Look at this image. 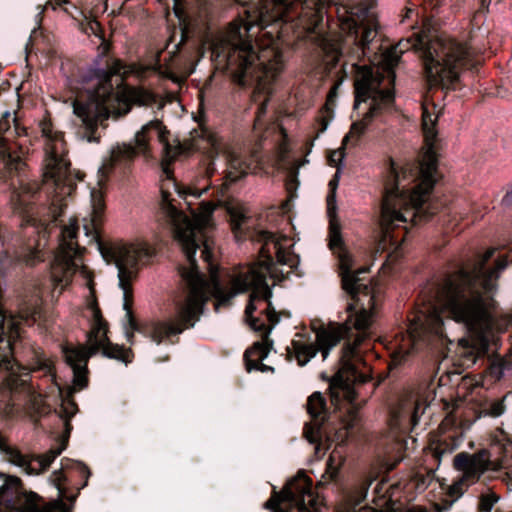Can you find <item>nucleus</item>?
Returning a JSON list of instances; mask_svg holds the SVG:
<instances>
[{
    "label": "nucleus",
    "mask_w": 512,
    "mask_h": 512,
    "mask_svg": "<svg viewBox=\"0 0 512 512\" xmlns=\"http://www.w3.org/2000/svg\"><path fill=\"white\" fill-rule=\"evenodd\" d=\"M348 407L349 406L346 402H342L340 410L345 409L346 414H345L344 418L348 419V421L345 422V429H348L349 426H352L353 425L352 421H354L358 418V411H356V418H352L349 416L348 411H347ZM357 410H359V408ZM345 433H348V430H345Z\"/></svg>",
    "instance_id": "nucleus-26"
},
{
    "label": "nucleus",
    "mask_w": 512,
    "mask_h": 512,
    "mask_svg": "<svg viewBox=\"0 0 512 512\" xmlns=\"http://www.w3.org/2000/svg\"><path fill=\"white\" fill-rule=\"evenodd\" d=\"M423 44L424 40L421 36L413 42L411 39H401L394 46L386 48V82L394 83L396 77L394 68L399 64L402 54Z\"/></svg>",
    "instance_id": "nucleus-16"
},
{
    "label": "nucleus",
    "mask_w": 512,
    "mask_h": 512,
    "mask_svg": "<svg viewBox=\"0 0 512 512\" xmlns=\"http://www.w3.org/2000/svg\"><path fill=\"white\" fill-rule=\"evenodd\" d=\"M63 208L50 207L49 218L42 220L28 207H15L23 214L25 233L37 239L15 257L7 250L0 257V367L9 372L11 390L24 385L29 372L48 377L62 398L59 415L69 434V420L78 410L71 397L88 385L89 358L101 350L128 363L131 352L109 342L83 262L85 249L76 240V221L58 225ZM65 446L63 440L43 455H26L0 435L4 458L29 475L44 472Z\"/></svg>",
    "instance_id": "nucleus-2"
},
{
    "label": "nucleus",
    "mask_w": 512,
    "mask_h": 512,
    "mask_svg": "<svg viewBox=\"0 0 512 512\" xmlns=\"http://www.w3.org/2000/svg\"><path fill=\"white\" fill-rule=\"evenodd\" d=\"M420 416V403L412 394H406L398 403L391 407L390 418L401 419L399 427L402 431H406L412 423L416 425Z\"/></svg>",
    "instance_id": "nucleus-15"
},
{
    "label": "nucleus",
    "mask_w": 512,
    "mask_h": 512,
    "mask_svg": "<svg viewBox=\"0 0 512 512\" xmlns=\"http://www.w3.org/2000/svg\"><path fill=\"white\" fill-rule=\"evenodd\" d=\"M128 111H129V107H127V108L124 110L123 114L128 113Z\"/></svg>",
    "instance_id": "nucleus-43"
},
{
    "label": "nucleus",
    "mask_w": 512,
    "mask_h": 512,
    "mask_svg": "<svg viewBox=\"0 0 512 512\" xmlns=\"http://www.w3.org/2000/svg\"><path fill=\"white\" fill-rule=\"evenodd\" d=\"M209 145L208 156L210 162L206 168V175L211 177L216 172L217 159L222 158L225 165V175L223 177L220 193L223 196L228 186L248 174L254 162L257 161L256 155L247 156L238 151L235 147L224 143L218 136L209 134L207 136Z\"/></svg>",
    "instance_id": "nucleus-11"
},
{
    "label": "nucleus",
    "mask_w": 512,
    "mask_h": 512,
    "mask_svg": "<svg viewBox=\"0 0 512 512\" xmlns=\"http://www.w3.org/2000/svg\"><path fill=\"white\" fill-rule=\"evenodd\" d=\"M180 34H181V41H180V44L184 42L185 38H186V33L184 30L181 29L180 31Z\"/></svg>",
    "instance_id": "nucleus-38"
},
{
    "label": "nucleus",
    "mask_w": 512,
    "mask_h": 512,
    "mask_svg": "<svg viewBox=\"0 0 512 512\" xmlns=\"http://www.w3.org/2000/svg\"><path fill=\"white\" fill-rule=\"evenodd\" d=\"M385 97H386V109H387L394 100V92L388 87H386Z\"/></svg>",
    "instance_id": "nucleus-31"
},
{
    "label": "nucleus",
    "mask_w": 512,
    "mask_h": 512,
    "mask_svg": "<svg viewBox=\"0 0 512 512\" xmlns=\"http://www.w3.org/2000/svg\"><path fill=\"white\" fill-rule=\"evenodd\" d=\"M319 122H320V129H319V131H318V133H317V135H316V137H315V138L319 137V135H320L321 133L325 132V131H326V129L328 128V125H329V121H328L326 118H324V117H323V118H321V119L319 120Z\"/></svg>",
    "instance_id": "nucleus-30"
},
{
    "label": "nucleus",
    "mask_w": 512,
    "mask_h": 512,
    "mask_svg": "<svg viewBox=\"0 0 512 512\" xmlns=\"http://www.w3.org/2000/svg\"><path fill=\"white\" fill-rule=\"evenodd\" d=\"M383 74L369 67H359L355 78V104L358 108L361 103L368 104V111L364 117L354 122L349 132L342 140V146L333 150L328 157L330 165L338 166L345 157V147L350 140L357 141L365 132L373 119L382 111L384 103Z\"/></svg>",
    "instance_id": "nucleus-8"
},
{
    "label": "nucleus",
    "mask_w": 512,
    "mask_h": 512,
    "mask_svg": "<svg viewBox=\"0 0 512 512\" xmlns=\"http://www.w3.org/2000/svg\"><path fill=\"white\" fill-rule=\"evenodd\" d=\"M437 116L423 106L422 127L424 133V151L418 164H389V176L386 174V243L389 241L393 251L386 257V267L401 257L400 239L389 235L390 227H399L408 220L417 222L427 219L431 213L423 209L436 183L437 174Z\"/></svg>",
    "instance_id": "nucleus-5"
},
{
    "label": "nucleus",
    "mask_w": 512,
    "mask_h": 512,
    "mask_svg": "<svg viewBox=\"0 0 512 512\" xmlns=\"http://www.w3.org/2000/svg\"><path fill=\"white\" fill-rule=\"evenodd\" d=\"M65 480L62 470L51 475L50 481L58 491V499L45 503L36 493H21L20 479L8 477L0 487V512H70L63 499L74 501L76 495L66 496Z\"/></svg>",
    "instance_id": "nucleus-9"
},
{
    "label": "nucleus",
    "mask_w": 512,
    "mask_h": 512,
    "mask_svg": "<svg viewBox=\"0 0 512 512\" xmlns=\"http://www.w3.org/2000/svg\"><path fill=\"white\" fill-rule=\"evenodd\" d=\"M382 269H384V262H382V263L380 264V267H379V270H380V271H381Z\"/></svg>",
    "instance_id": "nucleus-41"
},
{
    "label": "nucleus",
    "mask_w": 512,
    "mask_h": 512,
    "mask_svg": "<svg viewBox=\"0 0 512 512\" xmlns=\"http://www.w3.org/2000/svg\"><path fill=\"white\" fill-rule=\"evenodd\" d=\"M489 465L490 453L487 450H480L474 454L462 452L454 458V467L462 472L464 479H468L473 483L489 469Z\"/></svg>",
    "instance_id": "nucleus-14"
},
{
    "label": "nucleus",
    "mask_w": 512,
    "mask_h": 512,
    "mask_svg": "<svg viewBox=\"0 0 512 512\" xmlns=\"http://www.w3.org/2000/svg\"><path fill=\"white\" fill-rule=\"evenodd\" d=\"M504 202H510L512 201V190L507 192L506 195L503 198Z\"/></svg>",
    "instance_id": "nucleus-36"
},
{
    "label": "nucleus",
    "mask_w": 512,
    "mask_h": 512,
    "mask_svg": "<svg viewBox=\"0 0 512 512\" xmlns=\"http://www.w3.org/2000/svg\"><path fill=\"white\" fill-rule=\"evenodd\" d=\"M406 512H427V509L421 506H414L408 509Z\"/></svg>",
    "instance_id": "nucleus-34"
},
{
    "label": "nucleus",
    "mask_w": 512,
    "mask_h": 512,
    "mask_svg": "<svg viewBox=\"0 0 512 512\" xmlns=\"http://www.w3.org/2000/svg\"><path fill=\"white\" fill-rule=\"evenodd\" d=\"M307 411L312 418V422L305 428V436L310 443H318L326 434L324 426L327 411L324 397L321 393H313L307 401Z\"/></svg>",
    "instance_id": "nucleus-13"
},
{
    "label": "nucleus",
    "mask_w": 512,
    "mask_h": 512,
    "mask_svg": "<svg viewBox=\"0 0 512 512\" xmlns=\"http://www.w3.org/2000/svg\"><path fill=\"white\" fill-rule=\"evenodd\" d=\"M399 461H400V459H398L396 462H394V463H392V464H389V463L386 461V468H385L386 473H387L388 471L392 470V469L396 466L397 462H399Z\"/></svg>",
    "instance_id": "nucleus-35"
},
{
    "label": "nucleus",
    "mask_w": 512,
    "mask_h": 512,
    "mask_svg": "<svg viewBox=\"0 0 512 512\" xmlns=\"http://www.w3.org/2000/svg\"><path fill=\"white\" fill-rule=\"evenodd\" d=\"M7 123V119L0 121V156L13 161L15 159V148L18 144L12 142V138L20 136L24 133L25 129L20 128L15 119H13V126L6 127Z\"/></svg>",
    "instance_id": "nucleus-17"
},
{
    "label": "nucleus",
    "mask_w": 512,
    "mask_h": 512,
    "mask_svg": "<svg viewBox=\"0 0 512 512\" xmlns=\"http://www.w3.org/2000/svg\"><path fill=\"white\" fill-rule=\"evenodd\" d=\"M386 512H402V504L394 502L390 497L386 499Z\"/></svg>",
    "instance_id": "nucleus-27"
},
{
    "label": "nucleus",
    "mask_w": 512,
    "mask_h": 512,
    "mask_svg": "<svg viewBox=\"0 0 512 512\" xmlns=\"http://www.w3.org/2000/svg\"><path fill=\"white\" fill-rule=\"evenodd\" d=\"M490 0H482V5L488 4Z\"/></svg>",
    "instance_id": "nucleus-40"
},
{
    "label": "nucleus",
    "mask_w": 512,
    "mask_h": 512,
    "mask_svg": "<svg viewBox=\"0 0 512 512\" xmlns=\"http://www.w3.org/2000/svg\"><path fill=\"white\" fill-rule=\"evenodd\" d=\"M361 497H366V492H361Z\"/></svg>",
    "instance_id": "nucleus-42"
},
{
    "label": "nucleus",
    "mask_w": 512,
    "mask_h": 512,
    "mask_svg": "<svg viewBox=\"0 0 512 512\" xmlns=\"http://www.w3.org/2000/svg\"><path fill=\"white\" fill-rule=\"evenodd\" d=\"M339 169L329 181V193L326 198L327 214L329 217V247L331 250H338L339 267L341 271L343 289L350 295L351 302L348 303L349 313L346 321L342 324L331 323L327 327L322 324L312 323L315 332V341H310L302 334H297L298 339L291 342L288 348L289 354H293L300 366H304L313 358L317 352H321L325 360L330 350L342 339L349 338L352 329L358 331L368 328L371 322V314L368 308L374 306L373 289L360 277L367 272V268H361L352 273V256L343 248L341 236V225L337 218L336 190L339 185Z\"/></svg>",
    "instance_id": "nucleus-4"
},
{
    "label": "nucleus",
    "mask_w": 512,
    "mask_h": 512,
    "mask_svg": "<svg viewBox=\"0 0 512 512\" xmlns=\"http://www.w3.org/2000/svg\"><path fill=\"white\" fill-rule=\"evenodd\" d=\"M383 217H384V198L381 200V203H380V220H379V230H380V235H379V243H378V246H377V249H376V252H382L384 247L382 246V240L384 238V223H383Z\"/></svg>",
    "instance_id": "nucleus-23"
},
{
    "label": "nucleus",
    "mask_w": 512,
    "mask_h": 512,
    "mask_svg": "<svg viewBox=\"0 0 512 512\" xmlns=\"http://www.w3.org/2000/svg\"><path fill=\"white\" fill-rule=\"evenodd\" d=\"M498 500L499 497L492 491L481 494L479 498L478 511L490 512Z\"/></svg>",
    "instance_id": "nucleus-20"
},
{
    "label": "nucleus",
    "mask_w": 512,
    "mask_h": 512,
    "mask_svg": "<svg viewBox=\"0 0 512 512\" xmlns=\"http://www.w3.org/2000/svg\"><path fill=\"white\" fill-rule=\"evenodd\" d=\"M299 166L300 164L298 163V161H295L294 163H292L291 167H289V178L291 182L296 181Z\"/></svg>",
    "instance_id": "nucleus-29"
},
{
    "label": "nucleus",
    "mask_w": 512,
    "mask_h": 512,
    "mask_svg": "<svg viewBox=\"0 0 512 512\" xmlns=\"http://www.w3.org/2000/svg\"><path fill=\"white\" fill-rule=\"evenodd\" d=\"M14 236L0 223V243L1 245L8 246L12 242Z\"/></svg>",
    "instance_id": "nucleus-24"
},
{
    "label": "nucleus",
    "mask_w": 512,
    "mask_h": 512,
    "mask_svg": "<svg viewBox=\"0 0 512 512\" xmlns=\"http://www.w3.org/2000/svg\"><path fill=\"white\" fill-rule=\"evenodd\" d=\"M452 503H453V501H451V502H447V503H445L444 505H441V504L435 503V504H434V509H435L437 512H443V511L449 510V509H450V507L452 506Z\"/></svg>",
    "instance_id": "nucleus-32"
},
{
    "label": "nucleus",
    "mask_w": 512,
    "mask_h": 512,
    "mask_svg": "<svg viewBox=\"0 0 512 512\" xmlns=\"http://www.w3.org/2000/svg\"><path fill=\"white\" fill-rule=\"evenodd\" d=\"M131 100L143 106L157 105L158 109L163 107V103L153 93L146 90H134L131 93Z\"/></svg>",
    "instance_id": "nucleus-18"
},
{
    "label": "nucleus",
    "mask_w": 512,
    "mask_h": 512,
    "mask_svg": "<svg viewBox=\"0 0 512 512\" xmlns=\"http://www.w3.org/2000/svg\"><path fill=\"white\" fill-rule=\"evenodd\" d=\"M343 462L342 454L339 450L335 449L331 453L329 460L327 462V469L322 478L324 481H332L336 478L339 466Z\"/></svg>",
    "instance_id": "nucleus-19"
},
{
    "label": "nucleus",
    "mask_w": 512,
    "mask_h": 512,
    "mask_svg": "<svg viewBox=\"0 0 512 512\" xmlns=\"http://www.w3.org/2000/svg\"><path fill=\"white\" fill-rule=\"evenodd\" d=\"M422 50L425 77L430 88H452L463 69L478 64L470 48L448 37L430 40Z\"/></svg>",
    "instance_id": "nucleus-7"
},
{
    "label": "nucleus",
    "mask_w": 512,
    "mask_h": 512,
    "mask_svg": "<svg viewBox=\"0 0 512 512\" xmlns=\"http://www.w3.org/2000/svg\"><path fill=\"white\" fill-rule=\"evenodd\" d=\"M312 484V480L300 472L281 492H274L265 507L273 512H318L321 500Z\"/></svg>",
    "instance_id": "nucleus-12"
},
{
    "label": "nucleus",
    "mask_w": 512,
    "mask_h": 512,
    "mask_svg": "<svg viewBox=\"0 0 512 512\" xmlns=\"http://www.w3.org/2000/svg\"><path fill=\"white\" fill-rule=\"evenodd\" d=\"M372 35V31L371 30H366L364 33H363V36H362V39H361V42L363 44V46H365L366 44H368V42L370 41V37Z\"/></svg>",
    "instance_id": "nucleus-33"
},
{
    "label": "nucleus",
    "mask_w": 512,
    "mask_h": 512,
    "mask_svg": "<svg viewBox=\"0 0 512 512\" xmlns=\"http://www.w3.org/2000/svg\"><path fill=\"white\" fill-rule=\"evenodd\" d=\"M68 0H50L49 5L52 6L53 9L63 8L65 12H69L68 8L65 7L68 4Z\"/></svg>",
    "instance_id": "nucleus-28"
},
{
    "label": "nucleus",
    "mask_w": 512,
    "mask_h": 512,
    "mask_svg": "<svg viewBox=\"0 0 512 512\" xmlns=\"http://www.w3.org/2000/svg\"><path fill=\"white\" fill-rule=\"evenodd\" d=\"M121 65L116 63L110 71L103 69L94 72L84 86V91L74 101L73 109L81 121L78 135L87 142L98 143L101 138L99 128H104V122L115 110L119 101L111 83V75L120 72Z\"/></svg>",
    "instance_id": "nucleus-6"
},
{
    "label": "nucleus",
    "mask_w": 512,
    "mask_h": 512,
    "mask_svg": "<svg viewBox=\"0 0 512 512\" xmlns=\"http://www.w3.org/2000/svg\"><path fill=\"white\" fill-rule=\"evenodd\" d=\"M80 467H78L80 469L81 472H84V473H88V470H87V467H85L84 465H81L79 464Z\"/></svg>",
    "instance_id": "nucleus-39"
},
{
    "label": "nucleus",
    "mask_w": 512,
    "mask_h": 512,
    "mask_svg": "<svg viewBox=\"0 0 512 512\" xmlns=\"http://www.w3.org/2000/svg\"><path fill=\"white\" fill-rule=\"evenodd\" d=\"M167 134L162 122L154 119L136 132L134 144L123 142L113 145L97 171V187H93L90 193L91 219L89 224H84V230L96 243L102 258L118 269L126 312L125 334H180L199 320L210 297L223 304L238 293L250 291L246 319L253 330L268 336L279 317L272 308V292L266 278L269 276L275 282L282 281L297 269L300 259L292 251V240L265 230L249 231L250 216L244 204L237 200L198 201L206 188L180 189L176 184L173 186L180 200L162 187L160 207L188 263L180 268L186 286L184 297L177 302L175 319L171 323L153 322L140 326L134 319L131 280L137 265L148 260L151 251L143 244H106L100 240L99 227L105 207L103 189L110 175H124L138 154L149 156L154 139L162 146L164 160L172 161L177 149L170 146Z\"/></svg>",
    "instance_id": "nucleus-1"
},
{
    "label": "nucleus",
    "mask_w": 512,
    "mask_h": 512,
    "mask_svg": "<svg viewBox=\"0 0 512 512\" xmlns=\"http://www.w3.org/2000/svg\"><path fill=\"white\" fill-rule=\"evenodd\" d=\"M90 27H91V30L92 31H95L98 27H99V23L97 21H93L91 24H90Z\"/></svg>",
    "instance_id": "nucleus-37"
},
{
    "label": "nucleus",
    "mask_w": 512,
    "mask_h": 512,
    "mask_svg": "<svg viewBox=\"0 0 512 512\" xmlns=\"http://www.w3.org/2000/svg\"><path fill=\"white\" fill-rule=\"evenodd\" d=\"M505 412L503 400H494L487 404L481 411V415L490 417H499Z\"/></svg>",
    "instance_id": "nucleus-21"
},
{
    "label": "nucleus",
    "mask_w": 512,
    "mask_h": 512,
    "mask_svg": "<svg viewBox=\"0 0 512 512\" xmlns=\"http://www.w3.org/2000/svg\"><path fill=\"white\" fill-rule=\"evenodd\" d=\"M473 482H470L468 479H464V475L461 476L457 481H455L448 490L449 496L457 499L460 497L463 492L470 486Z\"/></svg>",
    "instance_id": "nucleus-22"
},
{
    "label": "nucleus",
    "mask_w": 512,
    "mask_h": 512,
    "mask_svg": "<svg viewBox=\"0 0 512 512\" xmlns=\"http://www.w3.org/2000/svg\"><path fill=\"white\" fill-rule=\"evenodd\" d=\"M494 249L487 250L472 267L454 272L437 286L435 303L419 309L410 321L407 335L396 336L386 344L390 351L388 372L397 371L414 350L417 342L429 335L448 337L452 322L462 324L468 335L458 340L456 355L460 365L470 367L483 356L489 346L488 333L497 307L495 295L498 279L508 265L506 255L499 257L495 265L487 267Z\"/></svg>",
    "instance_id": "nucleus-3"
},
{
    "label": "nucleus",
    "mask_w": 512,
    "mask_h": 512,
    "mask_svg": "<svg viewBox=\"0 0 512 512\" xmlns=\"http://www.w3.org/2000/svg\"><path fill=\"white\" fill-rule=\"evenodd\" d=\"M362 340L363 337L357 334L353 342L344 345L340 358L341 366L330 385L331 403L335 409H341L342 402H346L349 406L348 414L352 418H356L358 409V405L355 403L354 385L364 383L368 379V376L359 370L361 358L356 351Z\"/></svg>",
    "instance_id": "nucleus-10"
},
{
    "label": "nucleus",
    "mask_w": 512,
    "mask_h": 512,
    "mask_svg": "<svg viewBox=\"0 0 512 512\" xmlns=\"http://www.w3.org/2000/svg\"><path fill=\"white\" fill-rule=\"evenodd\" d=\"M381 501H382V496H379L378 502L376 504L377 507L366 506V507H362L359 509H356L355 507H353V508L349 509L347 512H383V510H382L383 504L381 503Z\"/></svg>",
    "instance_id": "nucleus-25"
}]
</instances>
